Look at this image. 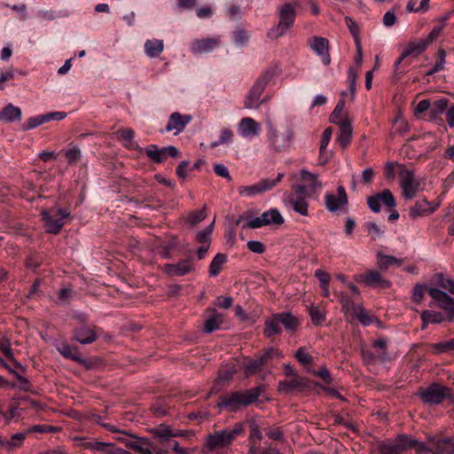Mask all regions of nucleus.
Wrapping results in <instances>:
<instances>
[{
    "label": "nucleus",
    "mask_w": 454,
    "mask_h": 454,
    "mask_svg": "<svg viewBox=\"0 0 454 454\" xmlns=\"http://www.w3.org/2000/svg\"><path fill=\"white\" fill-rule=\"evenodd\" d=\"M278 64H273L265 69L255 80L252 88L245 98L244 107L247 109H257L262 104L261 96L269 82L279 74Z\"/></svg>",
    "instance_id": "nucleus-1"
},
{
    "label": "nucleus",
    "mask_w": 454,
    "mask_h": 454,
    "mask_svg": "<svg viewBox=\"0 0 454 454\" xmlns=\"http://www.w3.org/2000/svg\"><path fill=\"white\" fill-rule=\"evenodd\" d=\"M262 393V390L260 387L244 391L230 392L220 396L218 406L231 412L236 411L241 407L256 402Z\"/></svg>",
    "instance_id": "nucleus-2"
},
{
    "label": "nucleus",
    "mask_w": 454,
    "mask_h": 454,
    "mask_svg": "<svg viewBox=\"0 0 454 454\" xmlns=\"http://www.w3.org/2000/svg\"><path fill=\"white\" fill-rule=\"evenodd\" d=\"M243 425L237 423L231 428H227L208 434L205 444L202 446V453L208 454L214 450L227 448L239 434L243 433Z\"/></svg>",
    "instance_id": "nucleus-3"
},
{
    "label": "nucleus",
    "mask_w": 454,
    "mask_h": 454,
    "mask_svg": "<svg viewBox=\"0 0 454 454\" xmlns=\"http://www.w3.org/2000/svg\"><path fill=\"white\" fill-rule=\"evenodd\" d=\"M267 141L271 150L282 152L288 149L294 140V133L288 126L278 128L270 120L266 121Z\"/></svg>",
    "instance_id": "nucleus-4"
},
{
    "label": "nucleus",
    "mask_w": 454,
    "mask_h": 454,
    "mask_svg": "<svg viewBox=\"0 0 454 454\" xmlns=\"http://www.w3.org/2000/svg\"><path fill=\"white\" fill-rule=\"evenodd\" d=\"M295 17L296 11L291 4L281 5L279 7V21L270 29L269 37L277 39L283 36L293 27Z\"/></svg>",
    "instance_id": "nucleus-5"
},
{
    "label": "nucleus",
    "mask_w": 454,
    "mask_h": 454,
    "mask_svg": "<svg viewBox=\"0 0 454 454\" xmlns=\"http://www.w3.org/2000/svg\"><path fill=\"white\" fill-rule=\"evenodd\" d=\"M398 176L403 197L405 200L413 199L420 186V182L415 177L413 170L405 166H400Z\"/></svg>",
    "instance_id": "nucleus-6"
},
{
    "label": "nucleus",
    "mask_w": 454,
    "mask_h": 454,
    "mask_svg": "<svg viewBox=\"0 0 454 454\" xmlns=\"http://www.w3.org/2000/svg\"><path fill=\"white\" fill-rule=\"evenodd\" d=\"M309 195L306 192V186L298 184L294 186V192L289 193L286 199V204L292 207V208L302 216L309 215V202L307 198Z\"/></svg>",
    "instance_id": "nucleus-7"
},
{
    "label": "nucleus",
    "mask_w": 454,
    "mask_h": 454,
    "mask_svg": "<svg viewBox=\"0 0 454 454\" xmlns=\"http://www.w3.org/2000/svg\"><path fill=\"white\" fill-rule=\"evenodd\" d=\"M418 395L427 404H440L443 400L450 395V388L434 383L426 388H420Z\"/></svg>",
    "instance_id": "nucleus-8"
},
{
    "label": "nucleus",
    "mask_w": 454,
    "mask_h": 454,
    "mask_svg": "<svg viewBox=\"0 0 454 454\" xmlns=\"http://www.w3.org/2000/svg\"><path fill=\"white\" fill-rule=\"evenodd\" d=\"M69 215V211L64 208H56L51 211L46 209L42 210V215L45 222L47 232L58 234L64 225L63 220L68 217Z\"/></svg>",
    "instance_id": "nucleus-9"
},
{
    "label": "nucleus",
    "mask_w": 454,
    "mask_h": 454,
    "mask_svg": "<svg viewBox=\"0 0 454 454\" xmlns=\"http://www.w3.org/2000/svg\"><path fill=\"white\" fill-rule=\"evenodd\" d=\"M129 435V434H128ZM133 441H124L127 448L139 454H166L167 450L160 448L146 437H138L130 434Z\"/></svg>",
    "instance_id": "nucleus-10"
},
{
    "label": "nucleus",
    "mask_w": 454,
    "mask_h": 454,
    "mask_svg": "<svg viewBox=\"0 0 454 454\" xmlns=\"http://www.w3.org/2000/svg\"><path fill=\"white\" fill-rule=\"evenodd\" d=\"M284 223V218L280 212L276 208H271L263 212L260 216L251 219L244 224V228L257 229L263 226L275 224L281 225Z\"/></svg>",
    "instance_id": "nucleus-11"
},
{
    "label": "nucleus",
    "mask_w": 454,
    "mask_h": 454,
    "mask_svg": "<svg viewBox=\"0 0 454 454\" xmlns=\"http://www.w3.org/2000/svg\"><path fill=\"white\" fill-rule=\"evenodd\" d=\"M367 204L370 209L374 213H379L381 209V204H384L388 210L395 207L396 202L392 192L388 189L376 193L367 198Z\"/></svg>",
    "instance_id": "nucleus-12"
},
{
    "label": "nucleus",
    "mask_w": 454,
    "mask_h": 454,
    "mask_svg": "<svg viewBox=\"0 0 454 454\" xmlns=\"http://www.w3.org/2000/svg\"><path fill=\"white\" fill-rule=\"evenodd\" d=\"M273 356H282V355L278 349L270 348L259 358H246L243 362L246 375L250 376L261 371L268 360Z\"/></svg>",
    "instance_id": "nucleus-13"
},
{
    "label": "nucleus",
    "mask_w": 454,
    "mask_h": 454,
    "mask_svg": "<svg viewBox=\"0 0 454 454\" xmlns=\"http://www.w3.org/2000/svg\"><path fill=\"white\" fill-rule=\"evenodd\" d=\"M355 280L372 288L387 289L391 286V282L377 270H368L364 273L356 276Z\"/></svg>",
    "instance_id": "nucleus-14"
},
{
    "label": "nucleus",
    "mask_w": 454,
    "mask_h": 454,
    "mask_svg": "<svg viewBox=\"0 0 454 454\" xmlns=\"http://www.w3.org/2000/svg\"><path fill=\"white\" fill-rule=\"evenodd\" d=\"M324 200L326 209L332 213L344 209L348 203V194L342 185L337 187L336 194L326 193Z\"/></svg>",
    "instance_id": "nucleus-15"
},
{
    "label": "nucleus",
    "mask_w": 454,
    "mask_h": 454,
    "mask_svg": "<svg viewBox=\"0 0 454 454\" xmlns=\"http://www.w3.org/2000/svg\"><path fill=\"white\" fill-rule=\"evenodd\" d=\"M429 295L437 302V306L445 310L447 319L451 321L454 319V300L446 293L438 288H429Z\"/></svg>",
    "instance_id": "nucleus-16"
},
{
    "label": "nucleus",
    "mask_w": 454,
    "mask_h": 454,
    "mask_svg": "<svg viewBox=\"0 0 454 454\" xmlns=\"http://www.w3.org/2000/svg\"><path fill=\"white\" fill-rule=\"evenodd\" d=\"M407 450V434H399L395 439L384 442L379 446L380 454H403Z\"/></svg>",
    "instance_id": "nucleus-17"
},
{
    "label": "nucleus",
    "mask_w": 454,
    "mask_h": 454,
    "mask_svg": "<svg viewBox=\"0 0 454 454\" xmlns=\"http://www.w3.org/2000/svg\"><path fill=\"white\" fill-rule=\"evenodd\" d=\"M192 121L190 114H181L175 112L170 114L168 121L165 127L166 132H173L174 135H178L183 132L188 123Z\"/></svg>",
    "instance_id": "nucleus-18"
},
{
    "label": "nucleus",
    "mask_w": 454,
    "mask_h": 454,
    "mask_svg": "<svg viewBox=\"0 0 454 454\" xmlns=\"http://www.w3.org/2000/svg\"><path fill=\"white\" fill-rule=\"evenodd\" d=\"M310 48L321 57L322 62L327 66L331 62L329 54V41L326 38L314 36L309 40Z\"/></svg>",
    "instance_id": "nucleus-19"
},
{
    "label": "nucleus",
    "mask_w": 454,
    "mask_h": 454,
    "mask_svg": "<svg viewBox=\"0 0 454 454\" xmlns=\"http://www.w3.org/2000/svg\"><path fill=\"white\" fill-rule=\"evenodd\" d=\"M194 267L190 260L180 261L177 263H167L162 270L168 277H180L193 271Z\"/></svg>",
    "instance_id": "nucleus-20"
},
{
    "label": "nucleus",
    "mask_w": 454,
    "mask_h": 454,
    "mask_svg": "<svg viewBox=\"0 0 454 454\" xmlns=\"http://www.w3.org/2000/svg\"><path fill=\"white\" fill-rule=\"evenodd\" d=\"M220 44L218 37L195 39L191 43L190 49L194 54L208 53Z\"/></svg>",
    "instance_id": "nucleus-21"
},
{
    "label": "nucleus",
    "mask_w": 454,
    "mask_h": 454,
    "mask_svg": "<svg viewBox=\"0 0 454 454\" xmlns=\"http://www.w3.org/2000/svg\"><path fill=\"white\" fill-rule=\"evenodd\" d=\"M260 123L251 117L242 118L238 124V132L245 138L256 137L260 134Z\"/></svg>",
    "instance_id": "nucleus-22"
},
{
    "label": "nucleus",
    "mask_w": 454,
    "mask_h": 454,
    "mask_svg": "<svg viewBox=\"0 0 454 454\" xmlns=\"http://www.w3.org/2000/svg\"><path fill=\"white\" fill-rule=\"evenodd\" d=\"M440 207V201L429 202L427 200H419L410 209V215L412 218L428 215L434 213Z\"/></svg>",
    "instance_id": "nucleus-23"
},
{
    "label": "nucleus",
    "mask_w": 454,
    "mask_h": 454,
    "mask_svg": "<svg viewBox=\"0 0 454 454\" xmlns=\"http://www.w3.org/2000/svg\"><path fill=\"white\" fill-rule=\"evenodd\" d=\"M427 442L434 448L433 454H454V440L450 438L437 439L429 436Z\"/></svg>",
    "instance_id": "nucleus-24"
},
{
    "label": "nucleus",
    "mask_w": 454,
    "mask_h": 454,
    "mask_svg": "<svg viewBox=\"0 0 454 454\" xmlns=\"http://www.w3.org/2000/svg\"><path fill=\"white\" fill-rule=\"evenodd\" d=\"M339 127V134L337 136V143L342 149H346L351 142L353 129L351 121L336 123Z\"/></svg>",
    "instance_id": "nucleus-25"
},
{
    "label": "nucleus",
    "mask_w": 454,
    "mask_h": 454,
    "mask_svg": "<svg viewBox=\"0 0 454 454\" xmlns=\"http://www.w3.org/2000/svg\"><path fill=\"white\" fill-rule=\"evenodd\" d=\"M262 439V432L256 423H252L250 425V434L248 437V442L250 445L249 453L250 454H260L261 453V442Z\"/></svg>",
    "instance_id": "nucleus-26"
},
{
    "label": "nucleus",
    "mask_w": 454,
    "mask_h": 454,
    "mask_svg": "<svg viewBox=\"0 0 454 454\" xmlns=\"http://www.w3.org/2000/svg\"><path fill=\"white\" fill-rule=\"evenodd\" d=\"M95 326H82L74 331V338L82 344H90L94 342L97 338Z\"/></svg>",
    "instance_id": "nucleus-27"
},
{
    "label": "nucleus",
    "mask_w": 454,
    "mask_h": 454,
    "mask_svg": "<svg viewBox=\"0 0 454 454\" xmlns=\"http://www.w3.org/2000/svg\"><path fill=\"white\" fill-rule=\"evenodd\" d=\"M144 49L147 57L158 58L164 50V43L160 39H148L145 42Z\"/></svg>",
    "instance_id": "nucleus-28"
},
{
    "label": "nucleus",
    "mask_w": 454,
    "mask_h": 454,
    "mask_svg": "<svg viewBox=\"0 0 454 454\" xmlns=\"http://www.w3.org/2000/svg\"><path fill=\"white\" fill-rule=\"evenodd\" d=\"M377 266L380 270L386 271L390 266H400L403 263V259L396 258L393 255L384 254L381 252L376 254Z\"/></svg>",
    "instance_id": "nucleus-29"
},
{
    "label": "nucleus",
    "mask_w": 454,
    "mask_h": 454,
    "mask_svg": "<svg viewBox=\"0 0 454 454\" xmlns=\"http://www.w3.org/2000/svg\"><path fill=\"white\" fill-rule=\"evenodd\" d=\"M330 121L333 124L340 123V122H347L351 121L348 113L345 110V101L344 99L340 98L333 112L330 115Z\"/></svg>",
    "instance_id": "nucleus-30"
},
{
    "label": "nucleus",
    "mask_w": 454,
    "mask_h": 454,
    "mask_svg": "<svg viewBox=\"0 0 454 454\" xmlns=\"http://www.w3.org/2000/svg\"><path fill=\"white\" fill-rule=\"evenodd\" d=\"M21 119V110L20 107L8 104L0 111V121L12 122Z\"/></svg>",
    "instance_id": "nucleus-31"
},
{
    "label": "nucleus",
    "mask_w": 454,
    "mask_h": 454,
    "mask_svg": "<svg viewBox=\"0 0 454 454\" xmlns=\"http://www.w3.org/2000/svg\"><path fill=\"white\" fill-rule=\"evenodd\" d=\"M429 44L430 43L427 41V39L410 42L404 50V56L417 57L422 54Z\"/></svg>",
    "instance_id": "nucleus-32"
},
{
    "label": "nucleus",
    "mask_w": 454,
    "mask_h": 454,
    "mask_svg": "<svg viewBox=\"0 0 454 454\" xmlns=\"http://www.w3.org/2000/svg\"><path fill=\"white\" fill-rule=\"evenodd\" d=\"M422 320L421 328L424 330L429 324H440L445 320L444 316L441 312L434 310H423L420 314Z\"/></svg>",
    "instance_id": "nucleus-33"
},
{
    "label": "nucleus",
    "mask_w": 454,
    "mask_h": 454,
    "mask_svg": "<svg viewBox=\"0 0 454 454\" xmlns=\"http://www.w3.org/2000/svg\"><path fill=\"white\" fill-rule=\"evenodd\" d=\"M301 179L305 184L306 189L309 188L311 192H316L321 187V182L318 181L317 176L306 169L301 170Z\"/></svg>",
    "instance_id": "nucleus-34"
},
{
    "label": "nucleus",
    "mask_w": 454,
    "mask_h": 454,
    "mask_svg": "<svg viewBox=\"0 0 454 454\" xmlns=\"http://www.w3.org/2000/svg\"><path fill=\"white\" fill-rule=\"evenodd\" d=\"M227 262V255L225 254L218 253L211 261L208 273L210 277H216L222 271L223 265Z\"/></svg>",
    "instance_id": "nucleus-35"
},
{
    "label": "nucleus",
    "mask_w": 454,
    "mask_h": 454,
    "mask_svg": "<svg viewBox=\"0 0 454 454\" xmlns=\"http://www.w3.org/2000/svg\"><path fill=\"white\" fill-rule=\"evenodd\" d=\"M307 311L310 317L311 322L315 325H321L326 320V312L325 309L314 304L307 307Z\"/></svg>",
    "instance_id": "nucleus-36"
},
{
    "label": "nucleus",
    "mask_w": 454,
    "mask_h": 454,
    "mask_svg": "<svg viewBox=\"0 0 454 454\" xmlns=\"http://www.w3.org/2000/svg\"><path fill=\"white\" fill-rule=\"evenodd\" d=\"M279 324L280 321H278V318H276V314L268 318L264 324V335L270 338L273 335L279 334L281 333V327Z\"/></svg>",
    "instance_id": "nucleus-37"
},
{
    "label": "nucleus",
    "mask_w": 454,
    "mask_h": 454,
    "mask_svg": "<svg viewBox=\"0 0 454 454\" xmlns=\"http://www.w3.org/2000/svg\"><path fill=\"white\" fill-rule=\"evenodd\" d=\"M90 450L100 452L103 454H119L121 448L115 446V444L112 442H105L97 441L96 443L90 445Z\"/></svg>",
    "instance_id": "nucleus-38"
},
{
    "label": "nucleus",
    "mask_w": 454,
    "mask_h": 454,
    "mask_svg": "<svg viewBox=\"0 0 454 454\" xmlns=\"http://www.w3.org/2000/svg\"><path fill=\"white\" fill-rule=\"evenodd\" d=\"M214 227H215V219L205 229L199 231L195 233V236H194L195 241L200 245H209L210 246L211 235H212Z\"/></svg>",
    "instance_id": "nucleus-39"
},
{
    "label": "nucleus",
    "mask_w": 454,
    "mask_h": 454,
    "mask_svg": "<svg viewBox=\"0 0 454 454\" xmlns=\"http://www.w3.org/2000/svg\"><path fill=\"white\" fill-rule=\"evenodd\" d=\"M276 318H278L280 324L288 331H294L298 326L297 318L293 316L291 313H277Z\"/></svg>",
    "instance_id": "nucleus-40"
},
{
    "label": "nucleus",
    "mask_w": 454,
    "mask_h": 454,
    "mask_svg": "<svg viewBox=\"0 0 454 454\" xmlns=\"http://www.w3.org/2000/svg\"><path fill=\"white\" fill-rule=\"evenodd\" d=\"M173 431L172 427L166 424H160L155 427L148 429V432L154 437L166 440L173 437Z\"/></svg>",
    "instance_id": "nucleus-41"
},
{
    "label": "nucleus",
    "mask_w": 454,
    "mask_h": 454,
    "mask_svg": "<svg viewBox=\"0 0 454 454\" xmlns=\"http://www.w3.org/2000/svg\"><path fill=\"white\" fill-rule=\"evenodd\" d=\"M362 356H363L364 362L366 364H374L376 363H384L387 360V354L385 352L376 354L371 349H363Z\"/></svg>",
    "instance_id": "nucleus-42"
},
{
    "label": "nucleus",
    "mask_w": 454,
    "mask_h": 454,
    "mask_svg": "<svg viewBox=\"0 0 454 454\" xmlns=\"http://www.w3.org/2000/svg\"><path fill=\"white\" fill-rule=\"evenodd\" d=\"M223 324L222 316L216 312L215 309L212 310V314L205 322L204 330L207 333H212L220 328Z\"/></svg>",
    "instance_id": "nucleus-43"
},
{
    "label": "nucleus",
    "mask_w": 454,
    "mask_h": 454,
    "mask_svg": "<svg viewBox=\"0 0 454 454\" xmlns=\"http://www.w3.org/2000/svg\"><path fill=\"white\" fill-rule=\"evenodd\" d=\"M408 449H414L417 454L433 453L434 448L430 449L425 442H419L415 438L407 434Z\"/></svg>",
    "instance_id": "nucleus-44"
},
{
    "label": "nucleus",
    "mask_w": 454,
    "mask_h": 454,
    "mask_svg": "<svg viewBox=\"0 0 454 454\" xmlns=\"http://www.w3.org/2000/svg\"><path fill=\"white\" fill-rule=\"evenodd\" d=\"M340 302L341 304V311L345 314L346 317H349L354 311L360 305H356L353 300L345 294H340Z\"/></svg>",
    "instance_id": "nucleus-45"
},
{
    "label": "nucleus",
    "mask_w": 454,
    "mask_h": 454,
    "mask_svg": "<svg viewBox=\"0 0 454 454\" xmlns=\"http://www.w3.org/2000/svg\"><path fill=\"white\" fill-rule=\"evenodd\" d=\"M148 158L157 163L163 162L165 160L163 148H158L155 145H150L145 150Z\"/></svg>",
    "instance_id": "nucleus-46"
},
{
    "label": "nucleus",
    "mask_w": 454,
    "mask_h": 454,
    "mask_svg": "<svg viewBox=\"0 0 454 454\" xmlns=\"http://www.w3.org/2000/svg\"><path fill=\"white\" fill-rule=\"evenodd\" d=\"M284 175L278 173L275 178H264L258 182L262 193L272 190L283 179Z\"/></svg>",
    "instance_id": "nucleus-47"
},
{
    "label": "nucleus",
    "mask_w": 454,
    "mask_h": 454,
    "mask_svg": "<svg viewBox=\"0 0 454 454\" xmlns=\"http://www.w3.org/2000/svg\"><path fill=\"white\" fill-rule=\"evenodd\" d=\"M0 351L14 364L20 365V364L14 358L13 350L11 346V341L4 335H0Z\"/></svg>",
    "instance_id": "nucleus-48"
},
{
    "label": "nucleus",
    "mask_w": 454,
    "mask_h": 454,
    "mask_svg": "<svg viewBox=\"0 0 454 454\" xmlns=\"http://www.w3.org/2000/svg\"><path fill=\"white\" fill-rule=\"evenodd\" d=\"M64 154L68 165L76 164L82 156L80 148L74 145H70L69 147L64 151Z\"/></svg>",
    "instance_id": "nucleus-49"
},
{
    "label": "nucleus",
    "mask_w": 454,
    "mask_h": 454,
    "mask_svg": "<svg viewBox=\"0 0 454 454\" xmlns=\"http://www.w3.org/2000/svg\"><path fill=\"white\" fill-rule=\"evenodd\" d=\"M26 433H17L12 435L11 439H7L6 450L10 451L14 449L20 448L23 445L24 440L26 439Z\"/></svg>",
    "instance_id": "nucleus-50"
},
{
    "label": "nucleus",
    "mask_w": 454,
    "mask_h": 454,
    "mask_svg": "<svg viewBox=\"0 0 454 454\" xmlns=\"http://www.w3.org/2000/svg\"><path fill=\"white\" fill-rule=\"evenodd\" d=\"M117 134L120 138H121L127 142L125 144V145L127 147L131 149V148H135V147L138 146L136 143L133 142V138H134V135H135V132L133 129H129V128L121 129L118 130Z\"/></svg>",
    "instance_id": "nucleus-51"
},
{
    "label": "nucleus",
    "mask_w": 454,
    "mask_h": 454,
    "mask_svg": "<svg viewBox=\"0 0 454 454\" xmlns=\"http://www.w3.org/2000/svg\"><path fill=\"white\" fill-rule=\"evenodd\" d=\"M207 217L205 207L200 210H195L190 212L186 217V223L190 225L194 226L203 221Z\"/></svg>",
    "instance_id": "nucleus-52"
},
{
    "label": "nucleus",
    "mask_w": 454,
    "mask_h": 454,
    "mask_svg": "<svg viewBox=\"0 0 454 454\" xmlns=\"http://www.w3.org/2000/svg\"><path fill=\"white\" fill-rule=\"evenodd\" d=\"M58 350L66 358H69L74 361H81V357L77 349L70 347L67 344H63L61 347L58 348Z\"/></svg>",
    "instance_id": "nucleus-53"
},
{
    "label": "nucleus",
    "mask_w": 454,
    "mask_h": 454,
    "mask_svg": "<svg viewBox=\"0 0 454 454\" xmlns=\"http://www.w3.org/2000/svg\"><path fill=\"white\" fill-rule=\"evenodd\" d=\"M238 191H239V195L245 196V197H253V196L262 193L258 183H256L253 185H248V186H245V185L239 186Z\"/></svg>",
    "instance_id": "nucleus-54"
},
{
    "label": "nucleus",
    "mask_w": 454,
    "mask_h": 454,
    "mask_svg": "<svg viewBox=\"0 0 454 454\" xmlns=\"http://www.w3.org/2000/svg\"><path fill=\"white\" fill-rule=\"evenodd\" d=\"M350 317H356L364 325H368L372 322V317L362 306L357 307Z\"/></svg>",
    "instance_id": "nucleus-55"
},
{
    "label": "nucleus",
    "mask_w": 454,
    "mask_h": 454,
    "mask_svg": "<svg viewBox=\"0 0 454 454\" xmlns=\"http://www.w3.org/2000/svg\"><path fill=\"white\" fill-rule=\"evenodd\" d=\"M395 132L397 134H405L409 131V125L406 120L398 115L394 120Z\"/></svg>",
    "instance_id": "nucleus-56"
},
{
    "label": "nucleus",
    "mask_w": 454,
    "mask_h": 454,
    "mask_svg": "<svg viewBox=\"0 0 454 454\" xmlns=\"http://www.w3.org/2000/svg\"><path fill=\"white\" fill-rule=\"evenodd\" d=\"M45 122H47V118L45 114L33 116L27 120L24 127V129H32Z\"/></svg>",
    "instance_id": "nucleus-57"
},
{
    "label": "nucleus",
    "mask_w": 454,
    "mask_h": 454,
    "mask_svg": "<svg viewBox=\"0 0 454 454\" xmlns=\"http://www.w3.org/2000/svg\"><path fill=\"white\" fill-rule=\"evenodd\" d=\"M296 359L304 365L312 364L313 358L303 348H300L295 353Z\"/></svg>",
    "instance_id": "nucleus-58"
},
{
    "label": "nucleus",
    "mask_w": 454,
    "mask_h": 454,
    "mask_svg": "<svg viewBox=\"0 0 454 454\" xmlns=\"http://www.w3.org/2000/svg\"><path fill=\"white\" fill-rule=\"evenodd\" d=\"M445 56H446L445 51L443 49H440L438 51L439 59L437 60V62L435 63L434 67L430 71L427 72V74H433L443 69L444 63H445Z\"/></svg>",
    "instance_id": "nucleus-59"
},
{
    "label": "nucleus",
    "mask_w": 454,
    "mask_h": 454,
    "mask_svg": "<svg viewBox=\"0 0 454 454\" xmlns=\"http://www.w3.org/2000/svg\"><path fill=\"white\" fill-rule=\"evenodd\" d=\"M332 133L333 129L330 127L324 130L320 141V153H324L326 147L328 146L332 137Z\"/></svg>",
    "instance_id": "nucleus-60"
},
{
    "label": "nucleus",
    "mask_w": 454,
    "mask_h": 454,
    "mask_svg": "<svg viewBox=\"0 0 454 454\" xmlns=\"http://www.w3.org/2000/svg\"><path fill=\"white\" fill-rule=\"evenodd\" d=\"M365 228L372 239H376L383 234V231L375 223H367Z\"/></svg>",
    "instance_id": "nucleus-61"
},
{
    "label": "nucleus",
    "mask_w": 454,
    "mask_h": 454,
    "mask_svg": "<svg viewBox=\"0 0 454 454\" xmlns=\"http://www.w3.org/2000/svg\"><path fill=\"white\" fill-rule=\"evenodd\" d=\"M247 247L251 252L258 254H263L266 250L265 246L261 241L257 240L248 241Z\"/></svg>",
    "instance_id": "nucleus-62"
},
{
    "label": "nucleus",
    "mask_w": 454,
    "mask_h": 454,
    "mask_svg": "<svg viewBox=\"0 0 454 454\" xmlns=\"http://www.w3.org/2000/svg\"><path fill=\"white\" fill-rule=\"evenodd\" d=\"M438 284L442 288L449 291L451 294L454 295V282L451 279L444 278L442 275H441L439 276Z\"/></svg>",
    "instance_id": "nucleus-63"
},
{
    "label": "nucleus",
    "mask_w": 454,
    "mask_h": 454,
    "mask_svg": "<svg viewBox=\"0 0 454 454\" xmlns=\"http://www.w3.org/2000/svg\"><path fill=\"white\" fill-rule=\"evenodd\" d=\"M448 106V100L445 98L435 100L432 106V112L434 114H442Z\"/></svg>",
    "instance_id": "nucleus-64"
}]
</instances>
